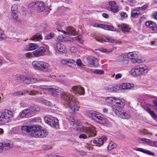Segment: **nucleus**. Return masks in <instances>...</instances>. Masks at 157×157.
I'll use <instances>...</instances> for the list:
<instances>
[{"label": "nucleus", "mask_w": 157, "mask_h": 157, "mask_svg": "<svg viewBox=\"0 0 157 157\" xmlns=\"http://www.w3.org/2000/svg\"><path fill=\"white\" fill-rule=\"evenodd\" d=\"M104 36H97L95 37V39L97 41L101 42H103L104 41Z\"/></svg>", "instance_id": "37"}, {"label": "nucleus", "mask_w": 157, "mask_h": 157, "mask_svg": "<svg viewBox=\"0 0 157 157\" xmlns=\"http://www.w3.org/2000/svg\"><path fill=\"white\" fill-rule=\"evenodd\" d=\"M68 119L70 123L72 125H74L75 124H76L78 123L76 122V121L75 119L72 117H70V118H68Z\"/></svg>", "instance_id": "42"}, {"label": "nucleus", "mask_w": 157, "mask_h": 157, "mask_svg": "<svg viewBox=\"0 0 157 157\" xmlns=\"http://www.w3.org/2000/svg\"><path fill=\"white\" fill-rule=\"evenodd\" d=\"M53 36V33H50L48 35H46L44 37V39L45 40H48L51 39Z\"/></svg>", "instance_id": "46"}, {"label": "nucleus", "mask_w": 157, "mask_h": 157, "mask_svg": "<svg viewBox=\"0 0 157 157\" xmlns=\"http://www.w3.org/2000/svg\"><path fill=\"white\" fill-rule=\"evenodd\" d=\"M90 113L91 114V118L95 121L101 124H104L105 123V118L102 117L97 112L92 111Z\"/></svg>", "instance_id": "7"}, {"label": "nucleus", "mask_w": 157, "mask_h": 157, "mask_svg": "<svg viewBox=\"0 0 157 157\" xmlns=\"http://www.w3.org/2000/svg\"><path fill=\"white\" fill-rule=\"evenodd\" d=\"M135 10H133L131 12V16L133 18L136 17L138 15H140V13H138L137 12H135Z\"/></svg>", "instance_id": "43"}, {"label": "nucleus", "mask_w": 157, "mask_h": 157, "mask_svg": "<svg viewBox=\"0 0 157 157\" xmlns=\"http://www.w3.org/2000/svg\"><path fill=\"white\" fill-rule=\"evenodd\" d=\"M56 47L57 50L61 52H63L65 50V46L61 44L60 42H58L56 44Z\"/></svg>", "instance_id": "26"}, {"label": "nucleus", "mask_w": 157, "mask_h": 157, "mask_svg": "<svg viewBox=\"0 0 157 157\" xmlns=\"http://www.w3.org/2000/svg\"><path fill=\"white\" fill-rule=\"evenodd\" d=\"M128 54L127 55L123 54L119 56L118 60L121 63H127L128 61Z\"/></svg>", "instance_id": "20"}, {"label": "nucleus", "mask_w": 157, "mask_h": 157, "mask_svg": "<svg viewBox=\"0 0 157 157\" xmlns=\"http://www.w3.org/2000/svg\"><path fill=\"white\" fill-rule=\"evenodd\" d=\"M122 77V75L120 73H118L115 75V78L118 79L121 78Z\"/></svg>", "instance_id": "64"}, {"label": "nucleus", "mask_w": 157, "mask_h": 157, "mask_svg": "<svg viewBox=\"0 0 157 157\" xmlns=\"http://www.w3.org/2000/svg\"><path fill=\"white\" fill-rule=\"evenodd\" d=\"M68 59H63L61 61V62L62 64L67 65V62H68Z\"/></svg>", "instance_id": "62"}, {"label": "nucleus", "mask_w": 157, "mask_h": 157, "mask_svg": "<svg viewBox=\"0 0 157 157\" xmlns=\"http://www.w3.org/2000/svg\"><path fill=\"white\" fill-rule=\"evenodd\" d=\"M145 108L146 112L150 115L152 117L155 119L157 118V117L155 115V113L153 111L151 110L150 108L147 107L146 108Z\"/></svg>", "instance_id": "29"}, {"label": "nucleus", "mask_w": 157, "mask_h": 157, "mask_svg": "<svg viewBox=\"0 0 157 157\" xmlns=\"http://www.w3.org/2000/svg\"><path fill=\"white\" fill-rule=\"evenodd\" d=\"M4 149L8 150L12 148L13 146V143L10 141H3L2 142Z\"/></svg>", "instance_id": "14"}, {"label": "nucleus", "mask_w": 157, "mask_h": 157, "mask_svg": "<svg viewBox=\"0 0 157 157\" xmlns=\"http://www.w3.org/2000/svg\"><path fill=\"white\" fill-rule=\"evenodd\" d=\"M20 116L21 117H25L26 118H29L32 117V115L28 108L22 110L20 113Z\"/></svg>", "instance_id": "13"}, {"label": "nucleus", "mask_w": 157, "mask_h": 157, "mask_svg": "<svg viewBox=\"0 0 157 157\" xmlns=\"http://www.w3.org/2000/svg\"><path fill=\"white\" fill-rule=\"evenodd\" d=\"M76 63L78 66L82 67L84 66V65L82 63L81 60L80 59H78L77 60Z\"/></svg>", "instance_id": "55"}, {"label": "nucleus", "mask_w": 157, "mask_h": 157, "mask_svg": "<svg viewBox=\"0 0 157 157\" xmlns=\"http://www.w3.org/2000/svg\"><path fill=\"white\" fill-rule=\"evenodd\" d=\"M120 15L121 17L124 18H127L128 17V15L127 13L124 12H122L120 13Z\"/></svg>", "instance_id": "53"}, {"label": "nucleus", "mask_w": 157, "mask_h": 157, "mask_svg": "<svg viewBox=\"0 0 157 157\" xmlns=\"http://www.w3.org/2000/svg\"><path fill=\"white\" fill-rule=\"evenodd\" d=\"M61 32L64 34H68L70 35H75L76 34V32L74 29L71 26L68 27L66 29V31L62 30Z\"/></svg>", "instance_id": "16"}, {"label": "nucleus", "mask_w": 157, "mask_h": 157, "mask_svg": "<svg viewBox=\"0 0 157 157\" xmlns=\"http://www.w3.org/2000/svg\"><path fill=\"white\" fill-rule=\"evenodd\" d=\"M37 50L40 52V54L43 55V56L44 53L45 51V48L43 47H41L37 49Z\"/></svg>", "instance_id": "47"}, {"label": "nucleus", "mask_w": 157, "mask_h": 157, "mask_svg": "<svg viewBox=\"0 0 157 157\" xmlns=\"http://www.w3.org/2000/svg\"><path fill=\"white\" fill-rule=\"evenodd\" d=\"M109 4L111 6H115L117 5L116 2L114 1H110L109 2Z\"/></svg>", "instance_id": "63"}, {"label": "nucleus", "mask_w": 157, "mask_h": 157, "mask_svg": "<svg viewBox=\"0 0 157 157\" xmlns=\"http://www.w3.org/2000/svg\"><path fill=\"white\" fill-rule=\"evenodd\" d=\"M38 47L39 46L36 44L29 43V44L27 49L29 51H32L37 49Z\"/></svg>", "instance_id": "25"}, {"label": "nucleus", "mask_w": 157, "mask_h": 157, "mask_svg": "<svg viewBox=\"0 0 157 157\" xmlns=\"http://www.w3.org/2000/svg\"><path fill=\"white\" fill-rule=\"evenodd\" d=\"M78 137L80 139H86L87 137V136L85 134H82L79 135Z\"/></svg>", "instance_id": "58"}, {"label": "nucleus", "mask_w": 157, "mask_h": 157, "mask_svg": "<svg viewBox=\"0 0 157 157\" xmlns=\"http://www.w3.org/2000/svg\"><path fill=\"white\" fill-rule=\"evenodd\" d=\"M34 125H32L31 126L23 125L21 127V129L23 131L25 132H27L29 133L31 132H33V127Z\"/></svg>", "instance_id": "23"}, {"label": "nucleus", "mask_w": 157, "mask_h": 157, "mask_svg": "<svg viewBox=\"0 0 157 157\" xmlns=\"http://www.w3.org/2000/svg\"><path fill=\"white\" fill-rule=\"evenodd\" d=\"M151 17L155 19H157V11L153 12L151 14Z\"/></svg>", "instance_id": "52"}, {"label": "nucleus", "mask_w": 157, "mask_h": 157, "mask_svg": "<svg viewBox=\"0 0 157 157\" xmlns=\"http://www.w3.org/2000/svg\"><path fill=\"white\" fill-rule=\"evenodd\" d=\"M115 147V145L111 143H109L107 146V148L109 150H111Z\"/></svg>", "instance_id": "48"}, {"label": "nucleus", "mask_w": 157, "mask_h": 157, "mask_svg": "<svg viewBox=\"0 0 157 157\" xmlns=\"http://www.w3.org/2000/svg\"><path fill=\"white\" fill-rule=\"evenodd\" d=\"M121 87L123 89H130L131 87L130 84L128 83H124L122 85Z\"/></svg>", "instance_id": "36"}, {"label": "nucleus", "mask_w": 157, "mask_h": 157, "mask_svg": "<svg viewBox=\"0 0 157 157\" xmlns=\"http://www.w3.org/2000/svg\"><path fill=\"white\" fill-rule=\"evenodd\" d=\"M17 12H11V14L13 17L15 19H16L18 17V15L17 14Z\"/></svg>", "instance_id": "57"}, {"label": "nucleus", "mask_w": 157, "mask_h": 157, "mask_svg": "<svg viewBox=\"0 0 157 157\" xmlns=\"http://www.w3.org/2000/svg\"><path fill=\"white\" fill-rule=\"evenodd\" d=\"M70 90L71 92L76 94H78L80 95H83L85 93L84 88L79 86H73Z\"/></svg>", "instance_id": "10"}, {"label": "nucleus", "mask_w": 157, "mask_h": 157, "mask_svg": "<svg viewBox=\"0 0 157 157\" xmlns=\"http://www.w3.org/2000/svg\"><path fill=\"white\" fill-rule=\"evenodd\" d=\"M104 29L105 30L113 31H115L116 30V28L113 26L107 25H104Z\"/></svg>", "instance_id": "32"}, {"label": "nucleus", "mask_w": 157, "mask_h": 157, "mask_svg": "<svg viewBox=\"0 0 157 157\" xmlns=\"http://www.w3.org/2000/svg\"><path fill=\"white\" fill-rule=\"evenodd\" d=\"M104 42H109L111 43H118L121 44V42L115 39H113L112 38L109 36L104 37Z\"/></svg>", "instance_id": "19"}, {"label": "nucleus", "mask_w": 157, "mask_h": 157, "mask_svg": "<svg viewBox=\"0 0 157 157\" xmlns=\"http://www.w3.org/2000/svg\"><path fill=\"white\" fill-rule=\"evenodd\" d=\"M104 25H102L100 24H95L94 26L96 28H100L104 29Z\"/></svg>", "instance_id": "51"}, {"label": "nucleus", "mask_w": 157, "mask_h": 157, "mask_svg": "<svg viewBox=\"0 0 157 157\" xmlns=\"http://www.w3.org/2000/svg\"><path fill=\"white\" fill-rule=\"evenodd\" d=\"M51 95L56 98H58L59 97V94L54 92H52Z\"/></svg>", "instance_id": "61"}, {"label": "nucleus", "mask_w": 157, "mask_h": 157, "mask_svg": "<svg viewBox=\"0 0 157 157\" xmlns=\"http://www.w3.org/2000/svg\"><path fill=\"white\" fill-rule=\"evenodd\" d=\"M5 38V36L4 32L0 30V40L1 41Z\"/></svg>", "instance_id": "45"}, {"label": "nucleus", "mask_w": 157, "mask_h": 157, "mask_svg": "<svg viewBox=\"0 0 157 157\" xmlns=\"http://www.w3.org/2000/svg\"><path fill=\"white\" fill-rule=\"evenodd\" d=\"M128 56L129 59L131 60V62L133 63H136L141 61V60L138 59V52H132L128 53Z\"/></svg>", "instance_id": "8"}, {"label": "nucleus", "mask_w": 157, "mask_h": 157, "mask_svg": "<svg viewBox=\"0 0 157 157\" xmlns=\"http://www.w3.org/2000/svg\"><path fill=\"white\" fill-rule=\"evenodd\" d=\"M23 82L27 84H29L31 82V79L27 76H23L22 77Z\"/></svg>", "instance_id": "33"}, {"label": "nucleus", "mask_w": 157, "mask_h": 157, "mask_svg": "<svg viewBox=\"0 0 157 157\" xmlns=\"http://www.w3.org/2000/svg\"><path fill=\"white\" fill-rule=\"evenodd\" d=\"M32 3L36 6L37 11L40 12H42L45 9V4L42 1H36Z\"/></svg>", "instance_id": "11"}, {"label": "nucleus", "mask_w": 157, "mask_h": 157, "mask_svg": "<svg viewBox=\"0 0 157 157\" xmlns=\"http://www.w3.org/2000/svg\"><path fill=\"white\" fill-rule=\"evenodd\" d=\"M89 63L93 65L94 67H98V60L95 57H90L88 59Z\"/></svg>", "instance_id": "15"}, {"label": "nucleus", "mask_w": 157, "mask_h": 157, "mask_svg": "<svg viewBox=\"0 0 157 157\" xmlns=\"http://www.w3.org/2000/svg\"><path fill=\"white\" fill-rule=\"evenodd\" d=\"M24 94L21 92L19 91L15 92L13 93V95L14 96H20L21 95H23Z\"/></svg>", "instance_id": "54"}, {"label": "nucleus", "mask_w": 157, "mask_h": 157, "mask_svg": "<svg viewBox=\"0 0 157 157\" xmlns=\"http://www.w3.org/2000/svg\"><path fill=\"white\" fill-rule=\"evenodd\" d=\"M28 108L31 113L32 117L34 116L36 113L39 111L40 109V107L36 105L31 106Z\"/></svg>", "instance_id": "17"}, {"label": "nucleus", "mask_w": 157, "mask_h": 157, "mask_svg": "<svg viewBox=\"0 0 157 157\" xmlns=\"http://www.w3.org/2000/svg\"><path fill=\"white\" fill-rule=\"evenodd\" d=\"M39 94V92L37 91H36L35 90H33L31 91H30L29 93H28V94L30 95H37Z\"/></svg>", "instance_id": "44"}, {"label": "nucleus", "mask_w": 157, "mask_h": 157, "mask_svg": "<svg viewBox=\"0 0 157 157\" xmlns=\"http://www.w3.org/2000/svg\"><path fill=\"white\" fill-rule=\"evenodd\" d=\"M32 56L34 57H37L43 56V55L41 54L40 52L37 49L32 52Z\"/></svg>", "instance_id": "35"}, {"label": "nucleus", "mask_w": 157, "mask_h": 157, "mask_svg": "<svg viewBox=\"0 0 157 157\" xmlns=\"http://www.w3.org/2000/svg\"><path fill=\"white\" fill-rule=\"evenodd\" d=\"M12 112L8 109H4L0 112V125H5L10 122L13 117Z\"/></svg>", "instance_id": "2"}, {"label": "nucleus", "mask_w": 157, "mask_h": 157, "mask_svg": "<svg viewBox=\"0 0 157 157\" xmlns=\"http://www.w3.org/2000/svg\"><path fill=\"white\" fill-rule=\"evenodd\" d=\"M114 49H108L106 48H100L99 50L100 51L103 52L110 53L112 52V50Z\"/></svg>", "instance_id": "38"}, {"label": "nucleus", "mask_w": 157, "mask_h": 157, "mask_svg": "<svg viewBox=\"0 0 157 157\" xmlns=\"http://www.w3.org/2000/svg\"><path fill=\"white\" fill-rule=\"evenodd\" d=\"M43 102L45 104V105L47 106H49L51 105V103L47 100H44L43 101Z\"/></svg>", "instance_id": "59"}, {"label": "nucleus", "mask_w": 157, "mask_h": 157, "mask_svg": "<svg viewBox=\"0 0 157 157\" xmlns=\"http://www.w3.org/2000/svg\"><path fill=\"white\" fill-rule=\"evenodd\" d=\"M33 132L31 136L36 138H43L45 137L48 134V132L45 129H41V127L38 125H34Z\"/></svg>", "instance_id": "5"}, {"label": "nucleus", "mask_w": 157, "mask_h": 157, "mask_svg": "<svg viewBox=\"0 0 157 157\" xmlns=\"http://www.w3.org/2000/svg\"><path fill=\"white\" fill-rule=\"evenodd\" d=\"M85 132L88 134L89 137L94 136L96 134V132L95 130V128L92 126L87 127L86 130Z\"/></svg>", "instance_id": "12"}, {"label": "nucleus", "mask_w": 157, "mask_h": 157, "mask_svg": "<svg viewBox=\"0 0 157 157\" xmlns=\"http://www.w3.org/2000/svg\"><path fill=\"white\" fill-rule=\"evenodd\" d=\"M42 35L39 33H37L31 37L30 40L34 41H40L42 39Z\"/></svg>", "instance_id": "24"}, {"label": "nucleus", "mask_w": 157, "mask_h": 157, "mask_svg": "<svg viewBox=\"0 0 157 157\" xmlns=\"http://www.w3.org/2000/svg\"><path fill=\"white\" fill-rule=\"evenodd\" d=\"M115 97H108L106 99V101L109 103H112L114 101Z\"/></svg>", "instance_id": "41"}, {"label": "nucleus", "mask_w": 157, "mask_h": 157, "mask_svg": "<svg viewBox=\"0 0 157 157\" xmlns=\"http://www.w3.org/2000/svg\"><path fill=\"white\" fill-rule=\"evenodd\" d=\"M112 108L113 111L115 113V114L119 116L120 112H121L120 110H121L122 108L119 107V105H113L112 106Z\"/></svg>", "instance_id": "21"}, {"label": "nucleus", "mask_w": 157, "mask_h": 157, "mask_svg": "<svg viewBox=\"0 0 157 157\" xmlns=\"http://www.w3.org/2000/svg\"><path fill=\"white\" fill-rule=\"evenodd\" d=\"M32 65L35 69L40 71L45 72H49L51 71L49 65L42 61H34L32 62Z\"/></svg>", "instance_id": "3"}, {"label": "nucleus", "mask_w": 157, "mask_h": 157, "mask_svg": "<svg viewBox=\"0 0 157 157\" xmlns=\"http://www.w3.org/2000/svg\"><path fill=\"white\" fill-rule=\"evenodd\" d=\"M121 30L124 32H129L131 29L127 25L124 24H122L121 25Z\"/></svg>", "instance_id": "30"}, {"label": "nucleus", "mask_w": 157, "mask_h": 157, "mask_svg": "<svg viewBox=\"0 0 157 157\" xmlns=\"http://www.w3.org/2000/svg\"><path fill=\"white\" fill-rule=\"evenodd\" d=\"M48 89L49 91H51L52 92H54L56 93H59V90L58 89H54L53 88H48Z\"/></svg>", "instance_id": "50"}, {"label": "nucleus", "mask_w": 157, "mask_h": 157, "mask_svg": "<svg viewBox=\"0 0 157 157\" xmlns=\"http://www.w3.org/2000/svg\"><path fill=\"white\" fill-rule=\"evenodd\" d=\"M110 10L113 13H115L118 11V9L117 5L111 6Z\"/></svg>", "instance_id": "40"}, {"label": "nucleus", "mask_w": 157, "mask_h": 157, "mask_svg": "<svg viewBox=\"0 0 157 157\" xmlns=\"http://www.w3.org/2000/svg\"><path fill=\"white\" fill-rule=\"evenodd\" d=\"M133 149L134 150L140 151L149 155H151L153 156H155V153H153L148 150H146L141 148H134Z\"/></svg>", "instance_id": "18"}, {"label": "nucleus", "mask_w": 157, "mask_h": 157, "mask_svg": "<svg viewBox=\"0 0 157 157\" xmlns=\"http://www.w3.org/2000/svg\"><path fill=\"white\" fill-rule=\"evenodd\" d=\"M68 60L67 65L70 67H74L75 65V61L72 59H68Z\"/></svg>", "instance_id": "34"}, {"label": "nucleus", "mask_w": 157, "mask_h": 157, "mask_svg": "<svg viewBox=\"0 0 157 157\" xmlns=\"http://www.w3.org/2000/svg\"><path fill=\"white\" fill-rule=\"evenodd\" d=\"M114 102H115L117 105H119V107L123 108L124 107L125 103L118 98H115Z\"/></svg>", "instance_id": "27"}, {"label": "nucleus", "mask_w": 157, "mask_h": 157, "mask_svg": "<svg viewBox=\"0 0 157 157\" xmlns=\"http://www.w3.org/2000/svg\"><path fill=\"white\" fill-rule=\"evenodd\" d=\"M94 73L98 74H103L104 73V71L102 70L97 69L94 71Z\"/></svg>", "instance_id": "49"}, {"label": "nucleus", "mask_w": 157, "mask_h": 157, "mask_svg": "<svg viewBox=\"0 0 157 157\" xmlns=\"http://www.w3.org/2000/svg\"><path fill=\"white\" fill-rule=\"evenodd\" d=\"M59 37L60 38H61L60 39L59 38V39L60 41H68V40L67 39L66 37H63V36H62L61 37V36H59Z\"/></svg>", "instance_id": "56"}, {"label": "nucleus", "mask_w": 157, "mask_h": 157, "mask_svg": "<svg viewBox=\"0 0 157 157\" xmlns=\"http://www.w3.org/2000/svg\"><path fill=\"white\" fill-rule=\"evenodd\" d=\"M107 138L106 136H101L98 140L97 146L100 147L105 142L107 141Z\"/></svg>", "instance_id": "22"}, {"label": "nucleus", "mask_w": 157, "mask_h": 157, "mask_svg": "<svg viewBox=\"0 0 157 157\" xmlns=\"http://www.w3.org/2000/svg\"><path fill=\"white\" fill-rule=\"evenodd\" d=\"M60 97L61 99L66 101L68 108L74 111L78 110L76 102L73 100V96L72 94L63 91L60 93Z\"/></svg>", "instance_id": "1"}, {"label": "nucleus", "mask_w": 157, "mask_h": 157, "mask_svg": "<svg viewBox=\"0 0 157 157\" xmlns=\"http://www.w3.org/2000/svg\"><path fill=\"white\" fill-rule=\"evenodd\" d=\"M145 25L151 31V33H157V27L155 22L151 21H147L146 22Z\"/></svg>", "instance_id": "9"}, {"label": "nucleus", "mask_w": 157, "mask_h": 157, "mask_svg": "<svg viewBox=\"0 0 157 157\" xmlns=\"http://www.w3.org/2000/svg\"><path fill=\"white\" fill-rule=\"evenodd\" d=\"M17 6L16 4H13L11 8V12H17Z\"/></svg>", "instance_id": "39"}, {"label": "nucleus", "mask_w": 157, "mask_h": 157, "mask_svg": "<svg viewBox=\"0 0 157 157\" xmlns=\"http://www.w3.org/2000/svg\"><path fill=\"white\" fill-rule=\"evenodd\" d=\"M150 43L152 45H154L155 46L157 45V39H154V40L151 41Z\"/></svg>", "instance_id": "60"}, {"label": "nucleus", "mask_w": 157, "mask_h": 157, "mask_svg": "<svg viewBox=\"0 0 157 157\" xmlns=\"http://www.w3.org/2000/svg\"><path fill=\"white\" fill-rule=\"evenodd\" d=\"M148 72L147 67L144 64H140L135 66L131 70V75L134 76H138Z\"/></svg>", "instance_id": "4"}, {"label": "nucleus", "mask_w": 157, "mask_h": 157, "mask_svg": "<svg viewBox=\"0 0 157 157\" xmlns=\"http://www.w3.org/2000/svg\"><path fill=\"white\" fill-rule=\"evenodd\" d=\"M119 116L122 118L128 119L130 117V115L128 113L126 112H120Z\"/></svg>", "instance_id": "28"}, {"label": "nucleus", "mask_w": 157, "mask_h": 157, "mask_svg": "<svg viewBox=\"0 0 157 157\" xmlns=\"http://www.w3.org/2000/svg\"><path fill=\"white\" fill-rule=\"evenodd\" d=\"M44 120L45 123L56 129L59 128V125L58 123V120L56 117H52L49 116V117H45Z\"/></svg>", "instance_id": "6"}, {"label": "nucleus", "mask_w": 157, "mask_h": 157, "mask_svg": "<svg viewBox=\"0 0 157 157\" xmlns=\"http://www.w3.org/2000/svg\"><path fill=\"white\" fill-rule=\"evenodd\" d=\"M147 145L152 147H157V141L148 139L146 143Z\"/></svg>", "instance_id": "31"}]
</instances>
